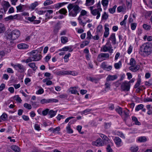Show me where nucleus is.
Wrapping results in <instances>:
<instances>
[{
	"label": "nucleus",
	"mask_w": 152,
	"mask_h": 152,
	"mask_svg": "<svg viewBox=\"0 0 152 152\" xmlns=\"http://www.w3.org/2000/svg\"><path fill=\"white\" fill-rule=\"evenodd\" d=\"M110 40L111 41L113 45H115L116 43V40L115 33H112L111 34L108 38V41L110 42Z\"/></svg>",
	"instance_id": "obj_18"
},
{
	"label": "nucleus",
	"mask_w": 152,
	"mask_h": 152,
	"mask_svg": "<svg viewBox=\"0 0 152 152\" xmlns=\"http://www.w3.org/2000/svg\"><path fill=\"white\" fill-rule=\"evenodd\" d=\"M14 98L15 100H16L17 101H18L20 103L22 100L21 99L20 97L18 96H15Z\"/></svg>",
	"instance_id": "obj_64"
},
{
	"label": "nucleus",
	"mask_w": 152,
	"mask_h": 152,
	"mask_svg": "<svg viewBox=\"0 0 152 152\" xmlns=\"http://www.w3.org/2000/svg\"><path fill=\"white\" fill-rule=\"evenodd\" d=\"M91 110V109H86L85 110L82 111L81 113L82 115L85 114L86 113H88L90 112Z\"/></svg>",
	"instance_id": "obj_63"
},
{
	"label": "nucleus",
	"mask_w": 152,
	"mask_h": 152,
	"mask_svg": "<svg viewBox=\"0 0 152 152\" xmlns=\"http://www.w3.org/2000/svg\"><path fill=\"white\" fill-rule=\"evenodd\" d=\"M143 27L145 30H149L151 28V26L147 24H144L143 25Z\"/></svg>",
	"instance_id": "obj_57"
},
{
	"label": "nucleus",
	"mask_w": 152,
	"mask_h": 152,
	"mask_svg": "<svg viewBox=\"0 0 152 152\" xmlns=\"http://www.w3.org/2000/svg\"><path fill=\"white\" fill-rule=\"evenodd\" d=\"M130 87L129 82L125 81L123 82L121 84V88L124 91H129Z\"/></svg>",
	"instance_id": "obj_11"
},
{
	"label": "nucleus",
	"mask_w": 152,
	"mask_h": 152,
	"mask_svg": "<svg viewBox=\"0 0 152 152\" xmlns=\"http://www.w3.org/2000/svg\"><path fill=\"white\" fill-rule=\"evenodd\" d=\"M58 12L61 14L65 15L67 12V11L65 9L62 8L59 10Z\"/></svg>",
	"instance_id": "obj_46"
},
{
	"label": "nucleus",
	"mask_w": 152,
	"mask_h": 152,
	"mask_svg": "<svg viewBox=\"0 0 152 152\" xmlns=\"http://www.w3.org/2000/svg\"><path fill=\"white\" fill-rule=\"evenodd\" d=\"M117 6L116 5H114L112 8L108 9L109 12L111 14H113L115 12Z\"/></svg>",
	"instance_id": "obj_34"
},
{
	"label": "nucleus",
	"mask_w": 152,
	"mask_h": 152,
	"mask_svg": "<svg viewBox=\"0 0 152 152\" xmlns=\"http://www.w3.org/2000/svg\"><path fill=\"white\" fill-rule=\"evenodd\" d=\"M44 92V89L41 87H39V89L36 92V94H41Z\"/></svg>",
	"instance_id": "obj_37"
},
{
	"label": "nucleus",
	"mask_w": 152,
	"mask_h": 152,
	"mask_svg": "<svg viewBox=\"0 0 152 152\" xmlns=\"http://www.w3.org/2000/svg\"><path fill=\"white\" fill-rule=\"evenodd\" d=\"M144 107V105L141 104L137 105L135 108V110L136 111H138L141 109H142Z\"/></svg>",
	"instance_id": "obj_41"
},
{
	"label": "nucleus",
	"mask_w": 152,
	"mask_h": 152,
	"mask_svg": "<svg viewBox=\"0 0 152 152\" xmlns=\"http://www.w3.org/2000/svg\"><path fill=\"white\" fill-rule=\"evenodd\" d=\"M20 32L18 29H15L8 34L7 36V39L14 40L18 39L20 35Z\"/></svg>",
	"instance_id": "obj_4"
},
{
	"label": "nucleus",
	"mask_w": 152,
	"mask_h": 152,
	"mask_svg": "<svg viewBox=\"0 0 152 152\" xmlns=\"http://www.w3.org/2000/svg\"><path fill=\"white\" fill-rule=\"evenodd\" d=\"M61 43L63 44H65L68 42V38L65 36H62L61 37Z\"/></svg>",
	"instance_id": "obj_32"
},
{
	"label": "nucleus",
	"mask_w": 152,
	"mask_h": 152,
	"mask_svg": "<svg viewBox=\"0 0 152 152\" xmlns=\"http://www.w3.org/2000/svg\"><path fill=\"white\" fill-rule=\"evenodd\" d=\"M48 99V102L49 103H57L58 102V100L56 99Z\"/></svg>",
	"instance_id": "obj_55"
},
{
	"label": "nucleus",
	"mask_w": 152,
	"mask_h": 152,
	"mask_svg": "<svg viewBox=\"0 0 152 152\" xmlns=\"http://www.w3.org/2000/svg\"><path fill=\"white\" fill-rule=\"evenodd\" d=\"M101 50L104 52H108L110 53H112L113 51V47L109 41H108L106 44L102 46Z\"/></svg>",
	"instance_id": "obj_8"
},
{
	"label": "nucleus",
	"mask_w": 152,
	"mask_h": 152,
	"mask_svg": "<svg viewBox=\"0 0 152 152\" xmlns=\"http://www.w3.org/2000/svg\"><path fill=\"white\" fill-rule=\"evenodd\" d=\"M100 5V3H98L97 8L94 9V6H91L89 7L91 13L94 16H96V19H98L100 17L101 12L102 11V9L99 6Z\"/></svg>",
	"instance_id": "obj_2"
},
{
	"label": "nucleus",
	"mask_w": 152,
	"mask_h": 152,
	"mask_svg": "<svg viewBox=\"0 0 152 152\" xmlns=\"http://www.w3.org/2000/svg\"><path fill=\"white\" fill-rule=\"evenodd\" d=\"M116 134L117 135L120 136V137H121V138H122L123 139L125 138V137L124 134H123V133L122 132H119V131L117 132H116Z\"/></svg>",
	"instance_id": "obj_48"
},
{
	"label": "nucleus",
	"mask_w": 152,
	"mask_h": 152,
	"mask_svg": "<svg viewBox=\"0 0 152 152\" xmlns=\"http://www.w3.org/2000/svg\"><path fill=\"white\" fill-rule=\"evenodd\" d=\"M1 5L3 7L1 8V10H4V12L5 13L7 11L8 8L10 6L9 3L8 1L3 0L1 3Z\"/></svg>",
	"instance_id": "obj_12"
},
{
	"label": "nucleus",
	"mask_w": 152,
	"mask_h": 152,
	"mask_svg": "<svg viewBox=\"0 0 152 152\" xmlns=\"http://www.w3.org/2000/svg\"><path fill=\"white\" fill-rule=\"evenodd\" d=\"M117 78V76L116 75H109L106 78V80L107 81H113L116 79Z\"/></svg>",
	"instance_id": "obj_22"
},
{
	"label": "nucleus",
	"mask_w": 152,
	"mask_h": 152,
	"mask_svg": "<svg viewBox=\"0 0 152 152\" xmlns=\"http://www.w3.org/2000/svg\"><path fill=\"white\" fill-rule=\"evenodd\" d=\"M53 3V1L51 0H46L44 3V5L45 6H48L51 4Z\"/></svg>",
	"instance_id": "obj_38"
},
{
	"label": "nucleus",
	"mask_w": 152,
	"mask_h": 152,
	"mask_svg": "<svg viewBox=\"0 0 152 152\" xmlns=\"http://www.w3.org/2000/svg\"><path fill=\"white\" fill-rule=\"evenodd\" d=\"M108 0H102V4L103 7L107 6L108 4Z\"/></svg>",
	"instance_id": "obj_49"
},
{
	"label": "nucleus",
	"mask_w": 152,
	"mask_h": 152,
	"mask_svg": "<svg viewBox=\"0 0 152 152\" xmlns=\"http://www.w3.org/2000/svg\"><path fill=\"white\" fill-rule=\"evenodd\" d=\"M40 103L42 104L48 103V99H42L41 100Z\"/></svg>",
	"instance_id": "obj_60"
},
{
	"label": "nucleus",
	"mask_w": 152,
	"mask_h": 152,
	"mask_svg": "<svg viewBox=\"0 0 152 152\" xmlns=\"http://www.w3.org/2000/svg\"><path fill=\"white\" fill-rule=\"evenodd\" d=\"M1 119L3 121H5L7 118V115L6 113H3L1 116Z\"/></svg>",
	"instance_id": "obj_50"
},
{
	"label": "nucleus",
	"mask_w": 152,
	"mask_h": 152,
	"mask_svg": "<svg viewBox=\"0 0 152 152\" xmlns=\"http://www.w3.org/2000/svg\"><path fill=\"white\" fill-rule=\"evenodd\" d=\"M126 8L124 6H120L118 7L117 8L118 12H125Z\"/></svg>",
	"instance_id": "obj_30"
},
{
	"label": "nucleus",
	"mask_w": 152,
	"mask_h": 152,
	"mask_svg": "<svg viewBox=\"0 0 152 152\" xmlns=\"http://www.w3.org/2000/svg\"><path fill=\"white\" fill-rule=\"evenodd\" d=\"M123 111L121 107H119L116 109L117 112L121 115H123Z\"/></svg>",
	"instance_id": "obj_52"
},
{
	"label": "nucleus",
	"mask_w": 152,
	"mask_h": 152,
	"mask_svg": "<svg viewBox=\"0 0 152 152\" xmlns=\"http://www.w3.org/2000/svg\"><path fill=\"white\" fill-rule=\"evenodd\" d=\"M11 149L15 152H20V148L16 145H12L11 147Z\"/></svg>",
	"instance_id": "obj_28"
},
{
	"label": "nucleus",
	"mask_w": 152,
	"mask_h": 152,
	"mask_svg": "<svg viewBox=\"0 0 152 152\" xmlns=\"http://www.w3.org/2000/svg\"><path fill=\"white\" fill-rule=\"evenodd\" d=\"M108 17L109 15L108 14L105 12H104L102 15V20H107L108 18Z\"/></svg>",
	"instance_id": "obj_33"
},
{
	"label": "nucleus",
	"mask_w": 152,
	"mask_h": 152,
	"mask_svg": "<svg viewBox=\"0 0 152 152\" xmlns=\"http://www.w3.org/2000/svg\"><path fill=\"white\" fill-rule=\"evenodd\" d=\"M39 4L37 1H35L31 4L30 6V8L32 10H34L37 6Z\"/></svg>",
	"instance_id": "obj_36"
},
{
	"label": "nucleus",
	"mask_w": 152,
	"mask_h": 152,
	"mask_svg": "<svg viewBox=\"0 0 152 152\" xmlns=\"http://www.w3.org/2000/svg\"><path fill=\"white\" fill-rule=\"evenodd\" d=\"M131 118L132 121L134 122V124L135 125L138 126H140L141 125V123L138 121L137 117L134 116H132Z\"/></svg>",
	"instance_id": "obj_23"
},
{
	"label": "nucleus",
	"mask_w": 152,
	"mask_h": 152,
	"mask_svg": "<svg viewBox=\"0 0 152 152\" xmlns=\"http://www.w3.org/2000/svg\"><path fill=\"white\" fill-rule=\"evenodd\" d=\"M87 14V12L84 10H82L80 12V14L78 18V20L80 24H83V18H84L83 16L86 15Z\"/></svg>",
	"instance_id": "obj_13"
},
{
	"label": "nucleus",
	"mask_w": 152,
	"mask_h": 152,
	"mask_svg": "<svg viewBox=\"0 0 152 152\" xmlns=\"http://www.w3.org/2000/svg\"><path fill=\"white\" fill-rule=\"evenodd\" d=\"M129 111L127 109H125L123 111V115L125 118H126L129 116Z\"/></svg>",
	"instance_id": "obj_26"
},
{
	"label": "nucleus",
	"mask_w": 152,
	"mask_h": 152,
	"mask_svg": "<svg viewBox=\"0 0 152 152\" xmlns=\"http://www.w3.org/2000/svg\"><path fill=\"white\" fill-rule=\"evenodd\" d=\"M92 143L93 145L97 146H102L104 145V143H102V140L101 138H99L96 141L93 142Z\"/></svg>",
	"instance_id": "obj_17"
},
{
	"label": "nucleus",
	"mask_w": 152,
	"mask_h": 152,
	"mask_svg": "<svg viewBox=\"0 0 152 152\" xmlns=\"http://www.w3.org/2000/svg\"><path fill=\"white\" fill-rule=\"evenodd\" d=\"M17 17V15H10L5 18V19L6 21H8L10 20L16 19Z\"/></svg>",
	"instance_id": "obj_27"
},
{
	"label": "nucleus",
	"mask_w": 152,
	"mask_h": 152,
	"mask_svg": "<svg viewBox=\"0 0 152 152\" xmlns=\"http://www.w3.org/2000/svg\"><path fill=\"white\" fill-rule=\"evenodd\" d=\"M46 17L48 18H52V14L53 11L52 10H45Z\"/></svg>",
	"instance_id": "obj_19"
},
{
	"label": "nucleus",
	"mask_w": 152,
	"mask_h": 152,
	"mask_svg": "<svg viewBox=\"0 0 152 152\" xmlns=\"http://www.w3.org/2000/svg\"><path fill=\"white\" fill-rule=\"evenodd\" d=\"M5 30V28L4 24L0 23V33H3Z\"/></svg>",
	"instance_id": "obj_45"
},
{
	"label": "nucleus",
	"mask_w": 152,
	"mask_h": 152,
	"mask_svg": "<svg viewBox=\"0 0 152 152\" xmlns=\"http://www.w3.org/2000/svg\"><path fill=\"white\" fill-rule=\"evenodd\" d=\"M68 51L69 52H72L73 51V49L72 48V46H69L64 47L61 49L58 50L56 53H57L58 52L62 51Z\"/></svg>",
	"instance_id": "obj_15"
},
{
	"label": "nucleus",
	"mask_w": 152,
	"mask_h": 152,
	"mask_svg": "<svg viewBox=\"0 0 152 152\" xmlns=\"http://www.w3.org/2000/svg\"><path fill=\"white\" fill-rule=\"evenodd\" d=\"M93 36L91 34V31H88L87 34L86 39H87L89 40L92 38Z\"/></svg>",
	"instance_id": "obj_47"
},
{
	"label": "nucleus",
	"mask_w": 152,
	"mask_h": 152,
	"mask_svg": "<svg viewBox=\"0 0 152 152\" xmlns=\"http://www.w3.org/2000/svg\"><path fill=\"white\" fill-rule=\"evenodd\" d=\"M23 106L25 108L28 110H30L32 108V107L31 104L27 103L24 104Z\"/></svg>",
	"instance_id": "obj_51"
},
{
	"label": "nucleus",
	"mask_w": 152,
	"mask_h": 152,
	"mask_svg": "<svg viewBox=\"0 0 152 152\" xmlns=\"http://www.w3.org/2000/svg\"><path fill=\"white\" fill-rule=\"evenodd\" d=\"M140 50L144 56H148L152 53V43L147 42L143 44L140 46Z\"/></svg>",
	"instance_id": "obj_1"
},
{
	"label": "nucleus",
	"mask_w": 152,
	"mask_h": 152,
	"mask_svg": "<svg viewBox=\"0 0 152 152\" xmlns=\"http://www.w3.org/2000/svg\"><path fill=\"white\" fill-rule=\"evenodd\" d=\"M137 23H132L131 24V28L133 30H134L136 28L137 26Z\"/></svg>",
	"instance_id": "obj_62"
},
{
	"label": "nucleus",
	"mask_w": 152,
	"mask_h": 152,
	"mask_svg": "<svg viewBox=\"0 0 152 152\" xmlns=\"http://www.w3.org/2000/svg\"><path fill=\"white\" fill-rule=\"evenodd\" d=\"M109 25L107 23H106L104 25V31L103 34V38H107L110 34Z\"/></svg>",
	"instance_id": "obj_14"
},
{
	"label": "nucleus",
	"mask_w": 152,
	"mask_h": 152,
	"mask_svg": "<svg viewBox=\"0 0 152 152\" xmlns=\"http://www.w3.org/2000/svg\"><path fill=\"white\" fill-rule=\"evenodd\" d=\"M113 140L117 147H119L121 146L123 144L121 139L118 137H115V138L113 139Z\"/></svg>",
	"instance_id": "obj_16"
},
{
	"label": "nucleus",
	"mask_w": 152,
	"mask_h": 152,
	"mask_svg": "<svg viewBox=\"0 0 152 152\" xmlns=\"http://www.w3.org/2000/svg\"><path fill=\"white\" fill-rule=\"evenodd\" d=\"M11 64L14 69L18 72L23 73L26 70L24 66L21 64L17 63L15 64L13 63H11Z\"/></svg>",
	"instance_id": "obj_9"
},
{
	"label": "nucleus",
	"mask_w": 152,
	"mask_h": 152,
	"mask_svg": "<svg viewBox=\"0 0 152 152\" xmlns=\"http://www.w3.org/2000/svg\"><path fill=\"white\" fill-rule=\"evenodd\" d=\"M133 48V46L131 45H130L127 51L128 54H130L131 53L132 51Z\"/></svg>",
	"instance_id": "obj_54"
},
{
	"label": "nucleus",
	"mask_w": 152,
	"mask_h": 152,
	"mask_svg": "<svg viewBox=\"0 0 152 152\" xmlns=\"http://www.w3.org/2000/svg\"><path fill=\"white\" fill-rule=\"evenodd\" d=\"M70 91L72 94H76L77 93V91L75 89V88H70Z\"/></svg>",
	"instance_id": "obj_59"
},
{
	"label": "nucleus",
	"mask_w": 152,
	"mask_h": 152,
	"mask_svg": "<svg viewBox=\"0 0 152 152\" xmlns=\"http://www.w3.org/2000/svg\"><path fill=\"white\" fill-rule=\"evenodd\" d=\"M131 0H126V4L127 7L128 8H130L131 6Z\"/></svg>",
	"instance_id": "obj_61"
},
{
	"label": "nucleus",
	"mask_w": 152,
	"mask_h": 152,
	"mask_svg": "<svg viewBox=\"0 0 152 152\" xmlns=\"http://www.w3.org/2000/svg\"><path fill=\"white\" fill-rule=\"evenodd\" d=\"M138 140L140 142H144L147 141V139L145 137H141L138 138Z\"/></svg>",
	"instance_id": "obj_40"
},
{
	"label": "nucleus",
	"mask_w": 152,
	"mask_h": 152,
	"mask_svg": "<svg viewBox=\"0 0 152 152\" xmlns=\"http://www.w3.org/2000/svg\"><path fill=\"white\" fill-rule=\"evenodd\" d=\"M18 49H26L28 47V45L25 43H20L17 45Z\"/></svg>",
	"instance_id": "obj_21"
},
{
	"label": "nucleus",
	"mask_w": 152,
	"mask_h": 152,
	"mask_svg": "<svg viewBox=\"0 0 152 152\" xmlns=\"http://www.w3.org/2000/svg\"><path fill=\"white\" fill-rule=\"evenodd\" d=\"M100 136L106 143H108L110 142V140L106 136L102 134H101Z\"/></svg>",
	"instance_id": "obj_24"
},
{
	"label": "nucleus",
	"mask_w": 152,
	"mask_h": 152,
	"mask_svg": "<svg viewBox=\"0 0 152 152\" xmlns=\"http://www.w3.org/2000/svg\"><path fill=\"white\" fill-rule=\"evenodd\" d=\"M57 111H54L52 110H51L49 111L48 115H50V118H52L54 117L56 115Z\"/></svg>",
	"instance_id": "obj_25"
},
{
	"label": "nucleus",
	"mask_w": 152,
	"mask_h": 152,
	"mask_svg": "<svg viewBox=\"0 0 152 152\" xmlns=\"http://www.w3.org/2000/svg\"><path fill=\"white\" fill-rule=\"evenodd\" d=\"M121 66V62L119 61L118 63L115 64L114 67L116 69H119Z\"/></svg>",
	"instance_id": "obj_39"
},
{
	"label": "nucleus",
	"mask_w": 152,
	"mask_h": 152,
	"mask_svg": "<svg viewBox=\"0 0 152 152\" xmlns=\"http://www.w3.org/2000/svg\"><path fill=\"white\" fill-rule=\"evenodd\" d=\"M69 12V15L72 17H75L79 12L80 9L79 7L77 5H73L72 4H69L68 6Z\"/></svg>",
	"instance_id": "obj_3"
},
{
	"label": "nucleus",
	"mask_w": 152,
	"mask_h": 152,
	"mask_svg": "<svg viewBox=\"0 0 152 152\" xmlns=\"http://www.w3.org/2000/svg\"><path fill=\"white\" fill-rule=\"evenodd\" d=\"M109 56V54L108 53H101L98 55L97 60L101 62L108 58Z\"/></svg>",
	"instance_id": "obj_10"
},
{
	"label": "nucleus",
	"mask_w": 152,
	"mask_h": 152,
	"mask_svg": "<svg viewBox=\"0 0 152 152\" xmlns=\"http://www.w3.org/2000/svg\"><path fill=\"white\" fill-rule=\"evenodd\" d=\"M128 65L131 66L129 67V69L133 72H136L140 69L139 65L136 64V61L133 58L130 59V62L128 64Z\"/></svg>",
	"instance_id": "obj_5"
},
{
	"label": "nucleus",
	"mask_w": 152,
	"mask_h": 152,
	"mask_svg": "<svg viewBox=\"0 0 152 152\" xmlns=\"http://www.w3.org/2000/svg\"><path fill=\"white\" fill-rule=\"evenodd\" d=\"M138 150V147L136 146H133L130 148V151L132 152H136Z\"/></svg>",
	"instance_id": "obj_42"
},
{
	"label": "nucleus",
	"mask_w": 152,
	"mask_h": 152,
	"mask_svg": "<svg viewBox=\"0 0 152 152\" xmlns=\"http://www.w3.org/2000/svg\"><path fill=\"white\" fill-rule=\"evenodd\" d=\"M42 58V56L40 54V53H39L32 56H30L27 59V62H30L31 61H37L41 60Z\"/></svg>",
	"instance_id": "obj_6"
},
{
	"label": "nucleus",
	"mask_w": 152,
	"mask_h": 152,
	"mask_svg": "<svg viewBox=\"0 0 152 152\" xmlns=\"http://www.w3.org/2000/svg\"><path fill=\"white\" fill-rule=\"evenodd\" d=\"M54 73L58 75H70L72 76H76L77 75V73L74 71H56Z\"/></svg>",
	"instance_id": "obj_7"
},
{
	"label": "nucleus",
	"mask_w": 152,
	"mask_h": 152,
	"mask_svg": "<svg viewBox=\"0 0 152 152\" xmlns=\"http://www.w3.org/2000/svg\"><path fill=\"white\" fill-rule=\"evenodd\" d=\"M70 123V122L68 124V126L66 127V129L68 132L71 133L73 132V131L70 128V126L69 124Z\"/></svg>",
	"instance_id": "obj_43"
},
{
	"label": "nucleus",
	"mask_w": 152,
	"mask_h": 152,
	"mask_svg": "<svg viewBox=\"0 0 152 152\" xmlns=\"http://www.w3.org/2000/svg\"><path fill=\"white\" fill-rule=\"evenodd\" d=\"M38 51L37 50H33L29 53V55L31 56H32L35 54H36L39 53Z\"/></svg>",
	"instance_id": "obj_44"
},
{
	"label": "nucleus",
	"mask_w": 152,
	"mask_h": 152,
	"mask_svg": "<svg viewBox=\"0 0 152 152\" xmlns=\"http://www.w3.org/2000/svg\"><path fill=\"white\" fill-rule=\"evenodd\" d=\"M64 3H58L56 4H55L54 6L56 8H59L61 7L64 4Z\"/></svg>",
	"instance_id": "obj_56"
},
{
	"label": "nucleus",
	"mask_w": 152,
	"mask_h": 152,
	"mask_svg": "<svg viewBox=\"0 0 152 152\" xmlns=\"http://www.w3.org/2000/svg\"><path fill=\"white\" fill-rule=\"evenodd\" d=\"M49 109H46L45 110L42 111V113L43 115L45 116L48 113Z\"/></svg>",
	"instance_id": "obj_58"
},
{
	"label": "nucleus",
	"mask_w": 152,
	"mask_h": 152,
	"mask_svg": "<svg viewBox=\"0 0 152 152\" xmlns=\"http://www.w3.org/2000/svg\"><path fill=\"white\" fill-rule=\"evenodd\" d=\"M141 83V80L140 79H138L137 81L134 86V88H137L140 86Z\"/></svg>",
	"instance_id": "obj_53"
},
{
	"label": "nucleus",
	"mask_w": 152,
	"mask_h": 152,
	"mask_svg": "<svg viewBox=\"0 0 152 152\" xmlns=\"http://www.w3.org/2000/svg\"><path fill=\"white\" fill-rule=\"evenodd\" d=\"M103 28L101 25H99L97 27L96 34L102 35V34Z\"/></svg>",
	"instance_id": "obj_20"
},
{
	"label": "nucleus",
	"mask_w": 152,
	"mask_h": 152,
	"mask_svg": "<svg viewBox=\"0 0 152 152\" xmlns=\"http://www.w3.org/2000/svg\"><path fill=\"white\" fill-rule=\"evenodd\" d=\"M94 3V0H86L85 5L87 6H88L93 5Z\"/></svg>",
	"instance_id": "obj_31"
},
{
	"label": "nucleus",
	"mask_w": 152,
	"mask_h": 152,
	"mask_svg": "<svg viewBox=\"0 0 152 152\" xmlns=\"http://www.w3.org/2000/svg\"><path fill=\"white\" fill-rule=\"evenodd\" d=\"M71 54L70 53H68L67 54H66L64 57V58L65 62H67L69 61V58Z\"/></svg>",
	"instance_id": "obj_35"
},
{
	"label": "nucleus",
	"mask_w": 152,
	"mask_h": 152,
	"mask_svg": "<svg viewBox=\"0 0 152 152\" xmlns=\"http://www.w3.org/2000/svg\"><path fill=\"white\" fill-rule=\"evenodd\" d=\"M28 66L34 71L36 70L37 68V66H36L35 63L34 62L29 63L28 64Z\"/></svg>",
	"instance_id": "obj_29"
}]
</instances>
